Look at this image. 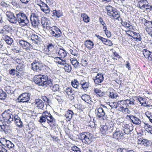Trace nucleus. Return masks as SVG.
Returning a JSON list of instances; mask_svg holds the SVG:
<instances>
[{
  "label": "nucleus",
  "instance_id": "43",
  "mask_svg": "<svg viewBox=\"0 0 152 152\" xmlns=\"http://www.w3.org/2000/svg\"><path fill=\"white\" fill-rule=\"evenodd\" d=\"M3 29L8 33L11 31L12 30V28L8 25L4 26Z\"/></svg>",
  "mask_w": 152,
  "mask_h": 152
},
{
  "label": "nucleus",
  "instance_id": "53",
  "mask_svg": "<svg viewBox=\"0 0 152 152\" xmlns=\"http://www.w3.org/2000/svg\"><path fill=\"white\" fill-rule=\"evenodd\" d=\"M35 3L37 5H39L40 7V6H42L43 3H45L43 2L41 0H36Z\"/></svg>",
  "mask_w": 152,
  "mask_h": 152
},
{
  "label": "nucleus",
  "instance_id": "11",
  "mask_svg": "<svg viewBox=\"0 0 152 152\" xmlns=\"http://www.w3.org/2000/svg\"><path fill=\"white\" fill-rule=\"evenodd\" d=\"M20 46L22 47L23 49H33V46L30 43L25 41L24 40H21L18 42Z\"/></svg>",
  "mask_w": 152,
  "mask_h": 152
},
{
  "label": "nucleus",
  "instance_id": "39",
  "mask_svg": "<svg viewBox=\"0 0 152 152\" xmlns=\"http://www.w3.org/2000/svg\"><path fill=\"white\" fill-rule=\"evenodd\" d=\"M7 97V95L2 90L0 89V99H4Z\"/></svg>",
  "mask_w": 152,
  "mask_h": 152
},
{
  "label": "nucleus",
  "instance_id": "21",
  "mask_svg": "<svg viewBox=\"0 0 152 152\" xmlns=\"http://www.w3.org/2000/svg\"><path fill=\"white\" fill-rule=\"evenodd\" d=\"M40 8L41 10L45 13H49L50 12L49 8L45 3H43L42 6H40Z\"/></svg>",
  "mask_w": 152,
  "mask_h": 152
},
{
  "label": "nucleus",
  "instance_id": "63",
  "mask_svg": "<svg viewBox=\"0 0 152 152\" xmlns=\"http://www.w3.org/2000/svg\"><path fill=\"white\" fill-rule=\"evenodd\" d=\"M99 21L100 23L103 26H104V25H106V24L102 18L101 17H100L99 18Z\"/></svg>",
  "mask_w": 152,
  "mask_h": 152
},
{
  "label": "nucleus",
  "instance_id": "33",
  "mask_svg": "<svg viewBox=\"0 0 152 152\" xmlns=\"http://www.w3.org/2000/svg\"><path fill=\"white\" fill-rule=\"evenodd\" d=\"M3 39L4 40L6 43L9 45H11L13 42L12 39L8 36H5V38H4Z\"/></svg>",
  "mask_w": 152,
  "mask_h": 152
},
{
  "label": "nucleus",
  "instance_id": "20",
  "mask_svg": "<svg viewBox=\"0 0 152 152\" xmlns=\"http://www.w3.org/2000/svg\"><path fill=\"white\" fill-rule=\"evenodd\" d=\"M31 39L33 43L38 44L40 41V38L36 35L32 34L31 36Z\"/></svg>",
  "mask_w": 152,
  "mask_h": 152
},
{
  "label": "nucleus",
  "instance_id": "51",
  "mask_svg": "<svg viewBox=\"0 0 152 152\" xmlns=\"http://www.w3.org/2000/svg\"><path fill=\"white\" fill-rule=\"evenodd\" d=\"M47 47L48 51H52L54 48L52 44H49L48 45H47Z\"/></svg>",
  "mask_w": 152,
  "mask_h": 152
},
{
  "label": "nucleus",
  "instance_id": "48",
  "mask_svg": "<svg viewBox=\"0 0 152 152\" xmlns=\"http://www.w3.org/2000/svg\"><path fill=\"white\" fill-rule=\"evenodd\" d=\"M8 140L4 138H1L0 139V143L2 145L5 147V145L6 144Z\"/></svg>",
  "mask_w": 152,
  "mask_h": 152
},
{
  "label": "nucleus",
  "instance_id": "26",
  "mask_svg": "<svg viewBox=\"0 0 152 152\" xmlns=\"http://www.w3.org/2000/svg\"><path fill=\"white\" fill-rule=\"evenodd\" d=\"M73 113V111L70 110L66 111L65 112V116L67 119L69 121L72 118Z\"/></svg>",
  "mask_w": 152,
  "mask_h": 152
},
{
  "label": "nucleus",
  "instance_id": "29",
  "mask_svg": "<svg viewBox=\"0 0 152 152\" xmlns=\"http://www.w3.org/2000/svg\"><path fill=\"white\" fill-rule=\"evenodd\" d=\"M134 36L132 37L134 39H136L137 41H140L141 40L142 38L140 35L138 33L135 32H133Z\"/></svg>",
  "mask_w": 152,
  "mask_h": 152
},
{
  "label": "nucleus",
  "instance_id": "22",
  "mask_svg": "<svg viewBox=\"0 0 152 152\" xmlns=\"http://www.w3.org/2000/svg\"><path fill=\"white\" fill-rule=\"evenodd\" d=\"M52 12V16L55 18H59L63 15V13L60 10H54Z\"/></svg>",
  "mask_w": 152,
  "mask_h": 152
},
{
  "label": "nucleus",
  "instance_id": "49",
  "mask_svg": "<svg viewBox=\"0 0 152 152\" xmlns=\"http://www.w3.org/2000/svg\"><path fill=\"white\" fill-rule=\"evenodd\" d=\"M59 87L58 85H55L52 87V89L53 91H58L59 89Z\"/></svg>",
  "mask_w": 152,
  "mask_h": 152
},
{
  "label": "nucleus",
  "instance_id": "19",
  "mask_svg": "<svg viewBox=\"0 0 152 152\" xmlns=\"http://www.w3.org/2000/svg\"><path fill=\"white\" fill-rule=\"evenodd\" d=\"M14 121L15 124L18 127H21L22 126V123L20 118L17 115L14 117Z\"/></svg>",
  "mask_w": 152,
  "mask_h": 152
},
{
  "label": "nucleus",
  "instance_id": "56",
  "mask_svg": "<svg viewBox=\"0 0 152 152\" xmlns=\"http://www.w3.org/2000/svg\"><path fill=\"white\" fill-rule=\"evenodd\" d=\"M61 61H58V64H61L62 65H63L64 66L66 64V61L65 60H63L61 59Z\"/></svg>",
  "mask_w": 152,
  "mask_h": 152
},
{
  "label": "nucleus",
  "instance_id": "1",
  "mask_svg": "<svg viewBox=\"0 0 152 152\" xmlns=\"http://www.w3.org/2000/svg\"><path fill=\"white\" fill-rule=\"evenodd\" d=\"M34 81L35 83L39 85L44 87H46L48 85H51L53 84V80L48 78L46 75H36L34 78Z\"/></svg>",
  "mask_w": 152,
  "mask_h": 152
},
{
  "label": "nucleus",
  "instance_id": "23",
  "mask_svg": "<svg viewBox=\"0 0 152 152\" xmlns=\"http://www.w3.org/2000/svg\"><path fill=\"white\" fill-rule=\"evenodd\" d=\"M142 20L143 23H144L145 25L148 28H152V21H151L148 20L144 18H143Z\"/></svg>",
  "mask_w": 152,
  "mask_h": 152
},
{
  "label": "nucleus",
  "instance_id": "52",
  "mask_svg": "<svg viewBox=\"0 0 152 152\" xmlns=\"http://www.w3.org/2000/svg\"><path fill=\"white\" fill-rule=\"evenodd\" d=\"M88 60L87 59H86V60H82L81 62L82 64V65L84 66H86L88 64Z\"/></svg>",
  "mask_w": 152,
  "mask_h": 152
},
{
  "label": "nucleus",
  "instance_id": "61",
  "mask_svg": "<svg viewBox=\"0 0 152 152\" xmlns=\"http://www.w3.org/2000/svg\"><path fill=\"white\" fill-rule=\"evenodd\" d=\"M15 69H12L9 71L10 74L12 75H14L15 74Z\"/></svg>",
  "mask_w": 152,
  "mask_h": 152
},
{
  "label": "nucleus",
  "instance_id": "15",
  "mask_svg": "<svg viewBox=\"0 0 152 152\" xmlns=\"http://www.w3.org/2000/svg\"><path fill=\"white\" fill-rule=\"evenodd\" d=\"M82 100L88 103L91 104L92 102L91 97L89 96L86 94H84L81 96Z\"/></svg>",
  "mask_w": 152,
  "mask_h": 152
},
{
  "label": "nucleus",
  "instance_id": "4",
  "mask_svg": "<svg viewBox=\"0 0 152 152\" xmlns=\"http://www.w3.org/2000/svg\"><path fill=\"white\" fill-rule=\"evenodd\" d=\"M92 137L93 135L89 132H83L80 134L81 139L86 144H90L92 141Z\"/></svg>",
  "mask_w": 152,
  "mask_h": 152
},
{
  "label": "nucleus",
  "instance_id": "17",
  "mask_svg": "<svg viewBox=\"0 0 152 152\" xmlns=\"http://www.w3.org/2000/svg\"><path fill=\"white\" fill-rule=\"evenodd\" d=\"M85 45L89 50H91L94 47V43L90 40H87L85 42Z\"/></svg>",
  "mask_w": 152,
  "mask_h": 152
},
{
  "label": "nucleus",
  "instance_id": "16",
  "mask_svg": "<svg viewBox=\"0 0 152 152\" xmlns=\"http://www.w3.org/2000/svg\"><path fill=\"white\" fill-rule=\"evenodd\" d=\"M114 124L112 122L110 121L107 124V130L108 134H110V133L113 132V130L114 129Z\"/></svg>",
  "mask_w": 152,
  "mask_h": 152
},
{
  "label": "nucleus",
  "instance_id": "25",
  "mask_svg": "<svg viewBox=\"0 0 152 152\" xmlns=\"http://www.w3.org/2000/svg\"><path fill=\"white\" fill-rule=\"evenodd\" d=\"M50 32L51 34H52L53 36L57 37H58L61 36V31L57 32L56 31H54L53 29L50 28Z\"/></svg>",
  "mask_w": 152,
  "mask_h": 152
},
{
  "label": "nucleus",
  "instance_id": "54",
  "mask_svg": "<svg viewBox=\"0 0 152 152\" xmlns=\"http://www.w3.org/2000/svg\"><path fill=\"white\" fill-rule=\"evenodd\" d=\"M113 55L114 56V57L113 58L114 59L117 60V58H120V56L116 52H114L113 53Z\"/></svg>",
  "mask_w": 152,
  "mask_h": 152
},
{
  "label": "nucleus",
  "instance_id": "41",
  "mask_svg": "<svg viewBox=\"0 0 152 152\" xmlns=\"http://www.w3.org/2000/svg\"><path fill=\"white\" fill-rule=\"evenodd\" d=\"M7 33H8L4 30L3 29H0V34L1 35L3 39L4 38H5V36H7Z\"/></svg>",
  "mask_w": 152,
  "mask_h": 152
},
{
  "label": "nucleus",
  "instance_id": "64",
  "mask_svg": "<svg viewBox=\"0 0 152 152\" xmlns=\"http://www.w3.org/2000/svg\"><path fill=\"white\" fill-rule=\"evenodd\" d=\"M147 58H148L149 60L152 61V53L151 52L150 54L148 56H147Z\"/></svg>",
  "mask_w": 152,
  "mask_h": 152
},
{
  "label": "nucleus",
  "instance_id": "42",
  "mask_svg": "<svg viewBox=\"0 0 152 152\" xmlns=\"http://www.w3.org/2000/svg\"><path fill=\"white\" fill-rule=\"evenodd\" d=\"M142 52L145 57L146 58H147V56H149L151 52L149 50L146 49H143Z\"/></svg>",
  "mask_w": 152,
  "mask_h": 152
},
{
  "label": "nucleus",
  "instance_id": "27",
  "mask_svg": "<svg viewBox=\"0 0 152 152\" xmlns=\"http://www.w3.org/2000/svg\"><path fill=\"white\" fill-rule=\"evenodd\" d=\"M107 124L105 125L101 126L100 131L103 134H108L107 129L108 128Z\"/></svg>",
  "mask_w": 152,
  "mask_h": 152
},
{
  "label": "nucleus",
  "instance_id": "32",
  "mask_svg": "<svg viewBox=\"0 0 152 152\" xmlns=\"http://www.w3.org/2000/svg\"><path fill=\"white\" fill-rule=\"evenodd\" d=\"M71 85L75 88L77 89L80 86V84L77 80L74 79L71 82Z\"/></svg>",
  "mask_w": 152,
  "mask_h": 152
},
{
  "label": "nucleus",
  "instance_id": "2",
  "mask_svg": "<svg viewBox=\"0 0 152 152\" xmlns=\"http://www.w3.org/2000/svg\"><path fill=\"white\" fill-rule=\"evenodd\" d=\"M17 22L21 26H27L29 23L28 19L26 14L22 12H19L16 14Z\"/></svg>",
  "mask_w": 152,
  "mask_h": 152
},
{
  "label": "nucleus",
  "instance_id": "31",
  "mask_svg": "<svg viewBox=\"0 0 152 152\" xmlns=\"http://www.w3.org/2000/svg\"><path fill=\"white\" fill-rule=\"evenodd\" d=\"M81 17H82L83 21L86 23L89 22L90 21V18L86 13H82Z\"/></svg>",
  "mask_w": 152,
  "mask_h": 152
},
{
  "label": "nucleus",
  "instance_id": "18",
  "mask_svg": "<svg viewBox=\"0 0 152 152\" xmlns=\"http://www.w3.org/2000/svg\"><path fill=\"white\" fill-rule=\"evenodd\" d=\"M97 112L96 114L97 116L99 118L102 117L104 116L105 113L104 110L102 107H99L97 109Z\"/></svg>",
  "mask_w": 152,
  "mask_h": 152
},
{
  "label": "nucleus",
  "instance_id": "46",
  "mask_svg": "<svg viewBox=\"0 0 152 152\" xmlns=\"http://www.w3.org/2000/svg\"><path fill=\"white\" fill-rule=\"evenodd\" d=\"M145 3H140V1H138V3L137 4V7L140 8V9H142V8H145V7H148V5H145Z\"/></svg>",
  "mask_w": 152,
  "mask_h": 152
},
{
  "label": "nucleus",
  "instance_id": "10",
  "mask_svg": "<svg viewBox=\"0 0 152 152\" xmlns=\"http://www.w3.org/2000/svg\"><path fill=\"white\" fill-rule=\"evenodd\" d=\"M5 115V116L4 117L5 118L4 120L7 121V124L10 123L14 120V115L9 113H7L6 111H5L2 113V115Z\"/></svg>",
  "mask_w": 152,
  "mask_h": 152
},
{
  "label": "nucleus",
  "instance_id": "24",
  "mask_svg": "<svg viewBox=\"0 0 152 152\" xmlns=\"http://www.w3.org/2000/svg\"><path fill=\"white\" fill-rule=\"evenodd\" d=\"M48 22L50 21H48L47 18L45 17H42L41 19V23L44 27L47 28L49 26Z\"/></svg>",
  "mask_w": 152,
  "mask_h": 152
},
{
  "label": "nucleus",
  "instance_id": "58",
  "mask_svg": "<svg viewBox=\"0 0 152 152\" xmlns=\"http://www.w3.org/2000/svg\"><path fill=\"white\" fill-rule=\"evenodd\" d=\"M124 133L126 134H128L130 133L131 131L129 128L125 129L124 130Z\"/></svg>",
  "mask_w": 152,
  "mask_h": 152
},
{
  "label": "nucleus",
  "instance_id": "57",
  "mask_svg": "<svg viewBox=\"0 0 152 152\" xmlns=\"http://www.w3.org/2000/svg\"><path fill=\"white\" fill-rule=\"evenodd\" d=\"M94 91L99 96H102L101 94H99L101 92V90H99L98 89L96 88L94 90Z\"/></svg>",
  "mask_w": 152,
  "mask_h": 152
},
{
  "label": "nucleus",
  "instance_id": "62",
  "mask_svg": "<svg viewBox=\"0 0 152 152\" xmlns=\"http://www.w3.org/2000/svg\"><path fill=\"white\" fill-rule=\"evenodd\" d=\"M96 36L102 42H104V40H105V38L101 37L99 35H96Z\"/></svg>",
  "mask_w": 152,
  "mask_h": 152
},
{
  "label": "nucleus",
  "instance_id": "14",
  "mask_svg": "<svg viewBox=\"0 0 152 152\" xmlns=\"http://www.w3.org/2000/svg\"><path fill=\"white\" fill-rule=\"evenodd\" d=\"M116 130H116V132L114 133L113 136V138L118 140L122 137L124 136V134L121 131H118L117 129Z\"/></svg>",
  "mask_w": 152,
  "mask_h": 152
},
{
  "label": "nucleus",
  "instance_id": "28",
  "mask_svg": "<svg viewBox=\"0 0 152 152\" xmlns=\"http://www.w3.org/2000/svg\"><path fill=\"white\" fill-rule=\"evenodd\" d=\"M58 55L60 56V58H64L67 55L66 51L63 49L60 48V50L58 52Z\"/></svg>",
  "mask_w": 152,
  "mask_h": 152
},
{
  "label": "nucleus",
  "instance_id": "40",
  "mask_svg": "<svg viewBox=\"0 0 152 152\" xmlns=\"http://www.w3.org/2000/svg\"><path fill=\"white\" fill-rule=\"evenodd\" d=\"M65 71L67 72H70L72 70V67L70 65L66 64L64 66Z\"/></svg>",
  "mask_w": 152,
  "mask_h": 152
},
{
  "label": "nucleus",
  "instance_id": "59",
  "mask_svg": "<svg viewBox=\"0 0 152 152\" xmlns=\"http://www.w3.org/2000/svg\"><path fill=\"white\" fill-rule=\"evenodd\" d=\"M55 98L59 102H61L62 101V99L61 96H56Z\"/></svg>",
  "mask_w": 152,
  "mask_h": 152
},
{
  "label": "nucleus",
  "instance_id": "9",
  "mask_svg": "<svg viewBox=\"0 0 152 152\" xmlns=\"http://www.w3.org/2000/svg\"><path fill=\"white\" fill-rule=\"evenodd\" d=\"M93 79L95 84L99 85L103 82L104 77L102 73H99L96 76L93 77Z\"/></svg>",
  "mask_w": 152,
  "mask_h": 152
},
{
  "label": "nucleus",
  "instance_id": "37",
  "mask_svg": "<svg viewBox=\"0 0 152 152\" xmlns=\"http://www.w3.org/2000/svg\"><path fill=\"white\" fill-rule=\"evenodd\" d=\"M25 65L19 63V65L17 66L16 69L18 71H22L23 70Z\"/></svg>",
  "mask_w": 152,
  "mask_h": 152
},
{
  "label": "nucleus",
  "instance_id": "12",
  "mask_svg": "<svg viewBox=\"0 0 152 152\" xmlns=\"http://www.w3.org/2000/svg\"><path fill=\"white\" fill-rule=\"evenodd\" d=\"M129 117L134 124L137 125H140L141 124V120L135 116L131 115H129Z\"/></svg>",
  "mask_w": 152,
  "mask_h": 152
},
{
  "label": "nucleus",
  "instance_id": "13",
  "mask_svg": "<svg viewBox=\"0 0 152 152\" xmlns=\"http://www.w3.org/2000/svg\"><path fill=\"white\" fill-rule=\"evenodd\" d=\"M34 103L36 105V107L39 109H42L44 107V102L42 100L40 99H35Z\"/></svg>",
  "mask_w": 152,
  "mask_h": 152
},
{
  "label": "nucleus",
  "instance_id": "7",
  "mask_svg": "<svg viewBox=\"0 0 152 152\" xmlns=\"http://www.w3.org/2000/svg\"><path fill=\"white\" fill-rule=\"evenodd\" d=\"M28 94L27 93H23L21 94L17 99L18 102H29L30 97L28 96Z\"/></svg>",
  "mask_w": 152,
  "mask_h": 152
},
{
  "label": "nucleus",
  "instance_id": "45",
  "mask_svg": "<svg viewBox=\"0 0 152 152\" xmlns=\"http://www.w3.org/2000/svg\"><path fill=\"white\" fill-rule=\"evenodd\" d=\"M104 42H102L105 45L109 46H112L113 45V43L112 41L109 39L105 38V40H104Z\"/></svg>",
  "mask_w": 152,
  "mask_h": 152
},
{
  "label": "nucleus",
  "instance_id": "5",
  "mask_svg": "<svg viewBox=\"0 0 152 152\" xmlns=\"http://www.w3.org/2000/svg\"><path fill=\"white\" fill-rule=\"evenodd\" d=\"M31 68L34 71L39 72L44 69L45 66L40 62L35 60L31 64Z\"/></svg>",
  "mask_w": 152,
  "mask_h": 152
},
{
  "label": "nucleus",
  "instance_id": "44",
  "mask_svg": "<svg viewBox=\"0 0 152 152\" xmlns=\"http://www.w3.org/2000/svg\"><path fill=\"white\" fill-rule=\"evenodd\" d=\"M5 145V146H6L7 147L9 148H12L14 146L13 143H12L10 141L8 140L7 141Z\"/></svg>",
  "mask_w": 152,
  "mask_h": 152
},
{
  "label": "nucleus",
  "instance_id": "38",
  "mask_svg": "<svg viewBox=\"0 0 152 152\" xmlns=\"http://www.w3.org/2000/svg\"><path fill=\"white\" fill-rule=\"evenodd\" d=\"M71 152H81L80 149L76 146H74L72 147Z\"/></svg>",
  "mask_w": 152,
  "mask_h": 152
},
{
  "label": "nucleus",
  "instance_id": "50",
  "mask_svg": "<svg viewBox=\"0 0 152 152\" xmlns=\"http://www.w3.org/2000/svg\"><path fill=\"white\" fill-rule=\"evenodd\" d=\"M39 16L36 14L32 13L31 15L30 18L32 19L39 20Z\"/></svg>",
  "mask_w": 152,
  "mask_h": 152
},
{
  "label": "nucleus",
  "instance_id": "8",
  "mask_svg": "<svg viewBox=\"0 0 152 152\" xmlns=\"http://www.w3.org/2000/svg\"><path fill=\"white\" fill-rule=\"evenodd\" d=\"M6 15L7 17V19L12 23H16L17 22L16 16L14 15L13 13L10 11L6 12Z\"/></svg>",
  "mask_w": 152,
  "mask_h": 152
},
{
  "label": "nucleus",
  "instance_id": "6",
  "mask_svg": "<svg viewBox=\"0 0 152 152\" xmlns=\"http://www.w3.org/2000/svg\"><path fill=\"white\" fill-rule=\"evenodd\" d=\"M45 112L46 116H47L46 118L47 120V123L51 127L53 128L56 124V120L53 117L52 115L50 113L47 111H45Z\"/></svg>",
  "mask_w": 152,
  "mask_h": 152
},
{
  "label": "nucleus",
  "instance_id": "35",
  "mask_svg": "<svg viewBox=\"0 0 152 152\" xmlns=\"http://www.w3.org/2000/svg\"><path fill=\"white\" fill-rule=\"evenodd\" d=\"M82 89L84 91H87V89L88 88L89 86L88 83L86 82H83V83H80Z\"/></svg>",
  "mask_w": 152,
  "mask_h": 152
},
{
  "label": "nucleus",
  "instance_id": "55",
  "mask_svg": "<svg viewBox=\"0 0 152 152\" xmlns=\"http://www.w3.org/2000/svg\"><path fill=\"white\" fill-rule=\"evenodd\" d=\"M146 116L149 119L150 121L152 123V113H148V114L146 115Z\"/></svg>",
  "mask_w": 152,
  "mask_h": 152
},
{
  "label": "nucleus",
  "instance_id": "60",
  "mask_svg": "<svg viewBox=\"0 0 152 152\" xmlns=\"http://www.w3.org/2000/svg\"><path fill=\"white\" fill-rule=\"evenodd\" d=\"M0 152H7V150L3 148L2 145H0Z\"/></svg>",
  "mask_w": 152,
  "mask_h": 152
},
{
  "label": "nucleus",
  "instance_id": "36",
  "mask_svg": "<svg viewBox=\"0 0 152 152\" xmlns=\"http://www.w3.org/2000/svg\"><path fill=\"white\" fill-rule=\"evenodd\" d=\"M65 91L68 95H70L71 94H72V95H74V94L73 92V90H72V88L71 87H67L65 90Z\"/></svg>",
  "mask_w": 152,
  "mask_h": 152
},
{
  "label": "nucleus",
  "instance_id": "30",
  "mask_svg": "<svg viewBox=\"0 0 152 152\" xmlns=\"http://www.w3.org/2000/svg\"><path fill=\"white\" fill-rule=\"evenodd\" d=\"M46 115L45 111L43 112L42 115L39 118V121L41 123H45L46 121Z\"/></svg>",
  "mask_w": 152,
  "mask_h": 152
},
{
  "label": "nucleus",
  "instance_id": "34",
  "mask_svg": "<svg viewBox=\"0 0 152 152\" xmlns=\"http://www.w3.org/2000/svg\"><path fill=\"white\" fill-rule=\"evenodd\" d=\"M30 20L32 26L34 27H36L39 23V20L38 19H32V18H30Z\"/></svg>",
  "mask_w": 152,
  "mask_h": 152
},
{
  "label": "nucleus",
  "instance_id": "3",
  "mask_svg": "<svg viewBox=\"0 0 152 152\" xmlns=\"http://www.w3.org/2000/svg\"><path fill=\"white\" fill-rule=\"evenodd\" d=\"M106 9L107 15L110 16L111 18L118 19L120 16V12L116 9L110 6H107L106 7Z\"/></svg>",
  "mask_w": 152,
  "mask_h": 152
},
{
  "label": "nucleus",
  "instance_id": "47",
  "mask_svg": "<svg viewBox=\"0 0 152 152\" xmlns=\"http://www.w3.org/2000/svg\"><path fill=\"white\" fill-rule=\"evenodd\" d=\"M72 64L74 66V67L76 68L79 64L78 61L75 59H73L72 60H71Z\"/></svg>",
  "mask_w": 152,
  "mask_h": 152
}]
</instances>
